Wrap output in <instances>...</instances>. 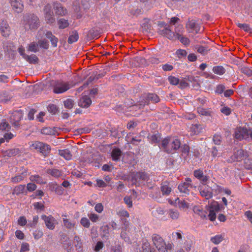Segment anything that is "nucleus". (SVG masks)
<instances>
[{
    "label": "nucleus",
    "instance_id": "f257e3e1",
    "mask_svg": "<svg viewBox=\"0 0 252 252\" xmlns=\"http://www.w3.org/2000/svg\"><path fill=\"white\" fill-rule=\"evenodd\" d=\"M161 144L163 150L168 154L172 153L181 146V142L179 140L169 137L164 138L162 141Z\"/></svg>",
    "mask_w": 252,
    "mask_h": 252
},
{
    "label": "nucleus",
    "instance_id": "f03ea898",
    "mask_svg": "<svg viewBox=\"0 0 252 252\" xmlns=\"http://www.w3.org/2000/svg\"><path fill=\"white\" fill-rule=\"evenodd\" d=\"M23 24L26 29H36L39 24V20L33 14H27L24 16Z\"/></svg>",
    "mask_w": 252,
    "mask_h": 252
},
{
    "label": "nucleus",
    "instance_id": "7ed1b4c3",
    "mask_svg": "<svg viewBox=\"0 0 252 252\" xmlns=\"http://www.w3.org/2000/svg\"><path fill=\"white\" fill-rule=\"evenodd\" d=\"M152 241L158 252H167V250L171 249V245H166L163 239L158 234L152 236Z\"/></svg>",
    "mask_w": 252,
    "mask_h": 252
},
{
    "label": "nucleus",
    "instance_id": "20e7f679",
    "mask_svg": "<svg viewBox=\"0 0 252 252\" xmlns=\"http://www.w3.org/2000/svg\"><path fill=\"white\" fill-rule=\"evenodd\" d=\"M31 149L36 150L41 153L44 156H46L50 153L51 148L49 145L43 143L35 141L30 145Z\"/></svg>",
    "mask_w": 252,
    "mask_h": 252
},
{
    "label": "nucleus",
    "instance_id": "39448f33",
    "mask_svg": "<svg viewBox=\"0 0 252 252\" xmlns=\"http://www.w3.org/2000/svg\"><path fill=\"white\" fill-rule=\"evenodd\" d=\"M70 88V86L68 83L57 81L53 85V92L55 94H62L67 91Z\"/></svg>",
    "mask_w": 252,
    "mask_h": 252
},
{
    "label": "nucleus",
    "instance_id": "423d86ee",
    "mask_svg": "<svg viewBox=\"0 0 252 252\" xmlns=\"http://www.w3.org/2000/svg\"><path fill=\"white\" fill-rule=\"evenodd\" d=\"M43 12L45 20L47 23L52 24L55 23V18L51 4L46 5L43 9Z\"/></svg>",
    "mask_w": 252,
    "mask_h": 252
},
{
    "label": "nucleus",
    "instance_id": "0eeeda50",
    "mask_svg": "<svg viewBox=\"0 0 252 252\" xmlns=\"http://www.w3.org/2000/svg\"><path fill=\"white\" fill-rule=\"evenodd\" d=\"M208 210L209 219L211 221H214L216 219V213L220 210V205L217 201L212 202L208 206Z\"/></svg>",
    "mask_w": 252,
    "mask_h": 252
},
{
    "label": "nucleus",
    "instance_id": "6e6552de",
    "mask_svg": "<svg viewBox=\"0 0 252 252\" xmlns=\"http://www.w3.org/2000/svg\"><path fill=\"white\" fill-rule=\"evenodd\" d=\"M234 137L239 140L247 139L248 138V129L243 127H238L235 129L233 134Z\"/></svg>",
    "mask_w": 252,
    "mask_h": 252
},
{
    "label": "nucleus",
    "instance_id": "1a4fd4ad",
    "mask_svg": "<svg viewBox=\"0 0 252 252\" xmlns=\"http://www.w3.org/2000/svg\"><path fill=\"white\" fill-rule=\"evenodd\" d=\"M12 9L15 13H20L24 9V4L22 0H8Z\"/></svg>",
    "mask_w": 252,
    "mask_h": 252
},
{
    "label": "nucleus",
    "instance_id": "9d476101",
    "mask_svg": "<svg viewBox=\"0 0 252 252\" xmlns=\"http://www.w3.org/2000/svg\"><path fill=\"white\" fill-rule=\"evenodd\" d=\"M41 219L44 221L46 226L50 230H53L57 224V220L51 215L48 216L45 215L41 216Z\"/></svg>",
    "mask_w": 252,
    "mask_h": 252
},
{
    "label": "nucleus",
    "instance_id": "9b49d317",
    "mask_svg": "<svg viewBox=\"0 0 252 252\" xmlns=\"http://www.w3.org/2000/svg\"><path fill=\"white\" fill-rule=\"evenodd\" d=\"M23 113L21 110L14 111L10 117L11 123L15 126L19 125V122L23 118Z\"/></svg>",
    "mask_w": 252,
    "mask_h": 252
},
{
    "label": "nucleus",
    "instance_id": "f8f14e48",
    "mask_svg": "<svg viewBox=\"0 0 252 252\" xmlns=\"http://www.w3.org/2000/svg\"><path fill=\"white\" fill-rule=\"evenodd\" d=\"M158 32L159 34L167 37L170 40H176V34L171 31L169 26L164 28L162 30H159Z\"/></svg>",
    "mask_w": 252,
    "mask_h": 252
},
{
    "label": "nucleus",
    "instance_id": "ddd939ff",
    "mask_svg": "<svg viewBox=\"0 0 252 252\" xmlns=\"http://www.w3.org/2000/svg\"><path fill=\"white\" fill-rule=\"evenodd\" d=\"M0 31L1 35L4 37H8L10 34V28L7 21L2 20L0 25Z\"/></svg>",
    "mask_w": 252,
    "mask_h": 252
},
{
    "label": "nucleus",
    "instance_id": "4468645a",
    "mask_svg": "<svg viewBox=\"0 0 252 252\" xmlns=\"http://www.w3.org/2000/svg\"><path fill=\"white\" fill-rule=\"evenodd\" d=\"M76 148L72 147L70 149H65L59 150V154L66 160H70L72 158V152L75 150Z\"/></svg>",
    "mask_w": 252,
    "mask_h": 252
},
{
    "label": "nucleus",
    "instance_id": "2eb2a0df",
    "mask_svg": "<svg viewBox=\"0 0 252 252\" xmlns=\"http://www.w3.org/2000/svg\"><path fill=\"white\" fill-rule=\"evenodd\" d=\"M92 103V100L90 97L87 95L82 96L79 102L78 105L82 108H88Z\"/></svg>",
    "mask_w": 252,
    "mask_h": 252
},
{
    "label": "nucleus",
    "instance_id": "dca6fc26",
    "mask_svg": "<svg viewBox=\"0 0 252 252\" xmlns=\"http://www.w3.org/2000/svg\"><path fill=\"white\" fill-rule=\"evenodd\" d=\"M54 9L56 15H58L64 16L67 13L66 9L64 8L60 3H54Z\"/></svg>",
    "mask_w": 252,
    "mask_h": 252
},
{
    "label": "nucleus",
    "instance_id": "f3484780",
    "mask_svg": "<svg viewBox=\"0 0 252 252\" xmlns=\"http://www.w3.org/2000/svg\"><path fill=\"white\" fill-rule=\"evenodd\" d=\"M189 183L188 182H184L181 183L178 186V189L180 191L181 195L186 196L189 193Z\"/></svg>",
    "mask_w": 252,
    "mask_h": 252
},
{
    "label": "nucleus",
    "instance_id": "a211bd4d",
    "mask_svg": "<svg viewBox=\"0 0 252 252\" xmlns=\"http://www.w3.org/2000/svg\"><path fill=\"white\" fill-rule=\"evenodd\" d=\"M200 27L199 24L194 20L190 21V33L196 34L200 32Z\"/></svg>",
    "mask_w": 252,
    "mask_h": 252
},
{
    "label": "nucleus",
    "instance_id": "6ab92c4d",
    "mask_svg": "<svg viewBox=\"0 0 252 252\" xmlns=\"http://www.w3.org/2000/svg\"><path fill=\"white\" fill-rule=\"evenodd\" d=\"M192 47L193 50L196 51L202 56L206 55L210 51V49L208 47L199 45H193Z\"/></svg>",
    "mask_w": 252,
    "mask_h": 252
},
{
    "label": "nucleus",
    "instance_id": "aec40b11",
    "mask_svg": "<svg viewBox=\"0 0 252 252\" xmlns=\"http://www.w3.org/2000/svg\"><path fill=\"white\" fill-rule=\"evenodd\" d=\"M202 129L200 125L197 123L193 124L190 127V135H197L201 132Z\"/></svg>",
    "mask_w": 252,
    "mask_h": 252
},
{
    "label": "nucleus",
    "instance_id": "412c9836",
    "mask_svg": "<svg viewBox=\"0 0 252 252\" xmlns=\"http://www.w3.org/2000/svg\"><path fill=\"white\" fill-rule=\"evenodd\" d=\"M27 170H25L23 171L21 174H19L15 176L12 177L11 179L12 182L14 183H17L23 180H24L25 178L27 177Z\"/></svg>",
    "mask_w": 252,
    "mask_h": 252
},
{
    "label": "nucleus",
    "instance_id": "4be33fe9",
    "mask_svg": "<svg viewBox=\"0 0 252 252\" xmlns=\"http://www.w3.org/2000/svg\"><path fill=\"white\" fill-rule=\"evenodd\" d=\"M160 189L163 195H169L171 191V188L170 187L169 183L166 182L161 184Z\"/></svg>",
    "mask_w": 252,
    "mask_h": 252
},
{
    "label": "nucleus",
    "instance_id": "5701e85b",
    "mask_svg": "<svg viewBox=\"0 0 252 252\" xmlns=\"http://www.w3.org/2000/svg\"><path fill=\"white\" fill-rule=\"evenodd\" d=\"M147 178V176L145 172H139L135 173L132 179L135 181L140 182L141 181H145Z\"/></svg>",
    "mask_w": 252,
    "mask_h": 252
},
{
    "label": "nucleus",
    "instance_id": "b1692460",
    "mask_svg": "<svg viewBox=\"0 0 252 252\" xmlns=\"http://www.w3.org/2000/svg\"><path fill=\"white\" fill-rule=\"evenodd\" d=\"M200 193L201 196L205 197L206 199H209L213 197V192L209 188H205L201 189Z\"/></svg>",
    "mask_w": 252,
    "mask_h": 252
},
{
    "label": "nucleus",
    "instance_id": "393cba45",
    "mask_svg": "<svg viewBox=\"0 0 252 252\" xmlns=\"http://www.w3.org/2000/svg\"><path fill=\"white\" fill-rule=\"evenodd\" d=\"M147 104L148 102L151 101L153 103H157L159 101L160 99L158 95L155 94H148L146 96Z\"/></svg>",
    "mask_w": 252,
    "mask_h": 252
},
{
    "label": "nucleus",
    "instance_id": "a878e982",
    "mask_svg": "<svg viewBox=\"0 0 252 252\" xmlns=\"http://www.w3.org/2000/svg\"><path fill=\"white\" fill-rule=\"evenodd\" d=\"M79 39L78 33L76 31H72L68 37L67 42L69 44H72L76 42Z\"/></svg>",
    "mask_w": 252,
    "mask_h": 252
},
{
    "label": "nucleus",
    "instance_id": "bb28decb",
    "mask_svg": "<svg viewBox=\"0 0 252 252\" xmlns=\"http://www.w3.org/2000/svg\"><path fill=\"white\" fill-rule=\"evenodd\" d=\"M62 217H63V221L64 224V226L68 228V229H72L75 226V222L69 220L68 219L66 218V215L63 214L62 215Z\"/></svg>",
    "mask_w": 252,
    "mask_h": 252
},
{
    "label": "nucleus",
    "instance_id": "cd10ccee",
    "mask_svg": "<svg viewBox=\"0 0 252 252\" xmlns=\"http://www.w3.org/2000/svg\"><path fill=\"white\" fill-rule=\"evenodd\" d=\"M122 155V151L119 148H114L111 153V157L113 160L118 161Z\"/></svg>",
    "mask_w": 252,
    "mask_h": 252
},
{
    "label": "nucleus",
    "instance_id": "c85d7f7f",
    "mask_svg": "<svg viewBox=\"0 0 252 252\" xmlns=\"http://www.w3.org/2000/svg\"><path fill=\"white\" fill-rule=\"evenodd\" d=\"M24 59L31 64L37 63L39 61L38 57L34 54L31 55H27Z\"/></svg>",
    "mask_w": 252,
    "mask_h": 252
},
{
    "label": "nucleus",
    "instance_id": "c756f323",
    "mask_svg": "<svg viewBox=\"0 0 252 252\" xmlns=\"http://www.w3.org/2000/svg\"><path fill=\"white\" fill-rule=\"evenodd\" d=\"M46 172L56 178H58L62 176V172L57 169H49Z\"/></svg>",
    "mask_w": 252,
    "mask_h": 252
},
{
    "label": "nucleus",
    "instance_id": "7c9ffc66",
    "mask_svg": "<svg viewBox=\"0 0 252 252\" xmlns=\"http://www.w3.org/2000/svg\"><path fill=\"white\" fill-rule=\"evenodd\" d=\"M193 174L196 178L201 180L204 183L206 182L208 180L207 177L204 176L203 171L200 169L195 170Z\"/></svg>",
    "mask_w": 252,
    "mask_h": 252
},
{
    "label": "nucleus",
    "instance_id": "2f4dec72",
    "mask_svg": "<svg viewBox=\"0 0 252 252\" xmlns=\"http://www.w3.org/2000/svg\"><path fill=\"white\" fill-rule=\"evenodd\" d=\"M193 211L194 213L199 215L201 218H206L207 213L206 212L203 211L202 208L200 206H194L193 208Z\"/></svg>",
    "mask_w": 252,
    "mask_h": 252
},
{
    "label": "nucleus",
    "instance_id": "473e14b6",
    "mask_svg": "<svg viewBox=\"0 0 252 252\" xmlns=\"http://www.w3.org/2000/svg\"><path fill=\"white\" fill-rule=\"evenodd\" d=\"M57 24L60 29H64L67 28L69 25V23L68 20L64 18H60L58 19Z\"/></svg>",
    "mask_w": 252,
    "mask_h": 252
},
{
    "label": "nucleus",
    "instance_id": "72a5a7b5",
    "mask_svg": "<svg viewBox=\"0 0 252 252\" xmlns=\"http://www.w3.org/2000/svg\"><path fill=\"white\" fill-rule=\"evenodd\" d=\"M30 179L32 182H36L37 184H45L46 183L42 178L38 175H31L30 177Z\"/></svg>",
    "mask_w": 252,
    "mask_h": 252
},
{
    "label": "nucleus",
    "instance_id": "f704fd0d",
    "mask_svg": "<svg viewBox=\"0 0 252 252\" xmlns=\"http://www.w3.org/2000/svg\"><path fill=\"white\" fill-rule=\"evenodd\" d=\"M27 50L29 52H32L33 53H36L39 51V47L38 43L32 42L30 43L28 47Z\"/></svg>",
    "mask_w": 252,
    "mask_h": 252
},
{
    "label": "nucleus",
    "instance_id": "c9c22d12",
    "mask_svg": "<svg viewBox=\"0 0 252 252\" xmlns=\"http://www.w3.org/2000/svg\"><path fill=\"white\" fill-rule=\"evenodd\" d=\"M213 72L216 74L221 75L225 73V68L221 65L214 66L212 69Z\"/></svg>",
    "mask_w": 252,
    "mask_h": 252
},
{
    "label": "nucleus",
    "instance_id": "e433bc0d",
    "mask_svg": "<svg viewBox=\"0 0 252 252\" xmlns=\"http://www.w3.org/2000/svg\"><path fill=\"white\" fill-rule=\"evenodd\" d=\"M197 112L199 114L205 116H210L212 114V111L209 109L201 107L197 108Z\"/></svg>",
    "mask_w": 252,
    "mask_h": 252
},
{
    "label": "nucleus",
    "instance_id": "4c0bfd02",
    "mask_svg": "<svg viewBox=\"0 0 252 252\" xmlns=\"http://www.w3.org/2000/svg\"><path fill=\"white\" fill-rule=\"evenodd\" d=\"M223 240V237L221 235H216L214 237H212L210 241L215 245L220 244Z\"/></svg>",
    "mask_w": 252,
    "mask_h": 252
},
{
    "label": "nucleus",
    "instance_id": "58836bf2",
    "mask_svg": "<svg viewBox=\"0 0 252 252\" xmlns=\"http://www.w3.org/2000/svg\"><path fill=\"white\" fill-rule=\"evenodd\" d=\"M117 215L121 219L129 218V214L125 209H121L117 212Z\"/></svg>",
    "mask_w": 252,
    "mask_h": 252
},
{
    "label": "nucleus",
    "instance_id": "ea45409f",
    "mask_svg": "<svg viewBox=\"0 0 252 252\" xmlns=\"http://www.w3.org/2000/svg\"><path fill=\"white\" fill-rule=\"evenodd\" d=\"M178 201V205L180 209L185 210L188 208V203L185 200H180L179 198L176 199V201Z\"/></svg>",
    "mask_w": 252,
    "mask_h": 252
},
{
    "label": "nucleus",
    "instance_id": "a19ab883",
    "mask_svg": "<svg viewBox=\"0 0 252 252\" xmlns=\"http://www.w3.org/2000/svg\"><path fill=\"white\" fill-rule=\"evenodd\" d=\"M176 39H179L180 42L184 45L188 44L189 41V39L183 36L182 34L176 32Z\"/></svg>",
    "mask_w": 252,
    "mask_h": 252
},
{
    "label": "nucleus",
    "instance_id": "79ce46f5",
    "mask_svg": "<svg viewBox=\"0 0 252 252\" xmlns=\"http://www.w3.org/2000/svg\"><path fill=\"white\" fill-rule=\"evenodd\" d=\"M168 216L173 220L177 219L179 216V212L174 209H170L168 211Z\"/></svg>",
    "mask_w": 252,
    "mask_h": 252
},
{
    "label": "nucleus",
    "instance_id": "37998d69",
    "mask_svg": "<svg viewBox=\"0 0 252 252\" xmlns=\"http://www.w3.org/2000/svg\"><path fill=\"white\" fill-rule=\"evenodd\" d=\"M38 46H39L40 48L45 49H48L49 46L48 41L45 39L38 40Z\"/></svg>",
    "mask_w": 252,
    "mask_h": 252
},
{
    "label": "nucleus",
    "instance_id": "c03bdc74",
    "mask_svg": "<svg viewBox=\"0 0 252 252\" xmlns=\"http://www.w3.org/2000/svg\"><path fill=\"white\" fill-rule=\"evenodd\" d=\"M25 189V185H19L15 188L14 191L16 194H19L24 192Z\"/></svg>",
    "mask_w": 252,
    "mask_h": 252
},
{
    "label": "nucleus",
    "instance_id": "a18cd8bd",
    "mask_svg": "<svg viewBox=\"0 0 252 252\" xmlns=\"http://www.w3.org/2000/svg\"><path fill=\"white\" fill-rule=\"evenodd\" d=\"M142 249L143 252H152L150 245L147 241L144 242L143 243Z\"/></svg>",
    "mask_w": 252,
    "mask_h": 252
},
{
    "label": "nucleus",
    "instance_id": "49530a36",
    "mask_svg": "<svg viewBox=\"0 0 252 252\" xmlns=\"http://www.w3.org/2000/svg\"><path fill=\"white\" fill-rule=\"evenodd\" d=\"M19 150L17 149H13L7 150L5 154L8 157H12L17 155L19 153Z\"/></svg>",
    "mask_w": 252,
    "mask_h": 252
},
{
    "label": "nucleus",
    "instance_id": "de8ad7c7",
    "mask_svg": "<svg viewBox=\"0 0 252 252\" xmlns=\"http://www.w3.org/2000/svg\"><path fill=\"white\" fill-rule=\"evenodd\" d=\"M241 70L243 73L249 76L252 75V67H243L241 68Z\"/></svg>",
    "mask_w": 252,
    "mask_h": 252
},
{
    "label": "nucleus",
    "instance_id": "09e8293b",
    "mask_svg": "<svg viewBox=\"0 0 252 252\" xmlns=\"http://www.w3.org/2000/svg\"><path fill=\"white\" fill-rule=\"evenodd\" d=\"M176 55L177 57L180 58H183L186 57L187 55V52L186 50L183 49H178L176 52Z\"/></svg>",
    "mask_w": 252,
    "mask_h": 252
},
{
    "label": "nucleus",
    "instance_id": "8fccbe9b",
    "mask_svg": "<svg viewBox=\"0 0 252 252\" xmlns=\"http://www.w3.org/2000/svg\"><path fill=\"white\" fill-rule=\"evenodd\" d=\"M64 107L68 109H71L74 106V101L71 99H67L64 101Z\"/></svg>",
    "mask_w": 252,
    "mask_h": 252
},
{
    "label": "nucleus",
    "instance_id": "3c124183",
    "mask_svg": "<svg viewBox=\"0 0 252 252\" xmlns=\"http://www.w3.org/2000/svg\"><path fill=\"white\" fill-rule=\"evenodd\" d=\"M237 26L241 29H243L245 32H249L252 30V29L250 28V26L249 24H241L238 23Z\"/></svg>",
    "mask_w": 252,
    "mask_h": 252
},
{
    "label": "nucleus",
    "instance_id": "603ef678",
    "mask_svg": "<svg viewBox=\"0 0 252 252\" xmlns=\"http://www.w3.org/2000/svg\"><path fill=\"white\" fill-rule=\"evenodd\" d=\"M80 223L82 226L86 228H89L90 226V222L87 218L83 217L80 220Z\"/></svg>",
    "mask_w": 252,
    "mask_h": 252
},
{
    "label": "nucleus",
    "instance_id": "864d4df0",
    "mask_svg": "<svg viewBox=\"0 0 252 252\" xmlns=\"http://www.w3.org/2000/svg\"><path fill=\"white\" fill-rule=\"evenodd\" d=\"M33 235L35 239L38 240L43 236V232L41 230L36 229L33 232Z\"/></svg>",
    "mask_w": 252,
    "mask_h": 252
},
{
    "label": "nucleus",
    "instance_id": "5fc2aeb1",
    "mask_svg": "<svg viewBox=\"0 0 252 252\" xmlns=\"http://www.w3.org/2000/svg\"><path fill=\"white\" fill-rule=\"evenodd\" d=\"M169 83L173 85H176L179 83V79L173 76H170L168 78Z\"/></svg>",
    "mask_w": 252,
    "mask_h": 252
},
{
    "label": "nucleus",
    "instance_id": "6e6d98bb",
    "mask_svg": "<svg viewBox=\"0 0 252 252\" xmlns=\"http://www.w3.org/2000/svg\"><path fill=\"white\" fill-rule=\"evenodd\" d=\"M225 89V87L224 85H223L222 84H220L217 86L216 90H215V92L217 94H221L222 93H224Z\"/></svg>",
    "mask_w": 252,
    "mask_h": 252
},
{
    "label": "nucleus",
    "instance_id": "4d7b16f0",
    "mask_svg": "<svg viewBox=\"0 0 252 252\" xmlns=\"http://www.w3.org/2000/svg\"><path fill=\"white\" fill-rule=\"evenodd\" d=\"M124 201L128 208H131L132 207V201L131 198L130 196H125L124 198Z\"/></svg>",
    "mask_w": 252,
    "mask_h": 252
},
{
    "label": "nucleus",
    "instance_id": "13d9d810",
    "mask_svg": "<svg viewBox=\"0 0 252 252\" xmlns=\"http://www.w3.org/2000/svg\"><path fill=\"white\" fill-rule=\"evenodd\" d=\"M17 222L18 225L23 226L26 224L27 221L26 218L24 216H21L18 219Z\"/></svg>",
    "mask_w": 252,
    "mask_h": 252
},
{
    "label": "nucleus",
    "instance_id": "bf43d9fd",
    "mask_svg": "<svg viewBox=\"0 0 252 252\" xmlns=\"http://www.w3.org/2000/svg\"><path fill=\"white\" fill-rule=\"evenodd\" d=\"M101 229L103 230L104 232V234L102 236V237H105L106 239L108 238V234H109V226L107 225H104L102 227Z\"/></svg>",
    "mask_w": 252,
    "mask_h": 252
},
{
    "label": "nucleus",
    "instance_id": "052dcab7",
    "mask_svg": "<svg viewBox=\"0 0 252 252\" xmlns=\"http://www.w3.org/2000/svg\"><path fill=\"white\" fill-rule=\"evenodd\" d=\"M172 235L173 238L176 240H181L182 238V232L180 230L177 232H173Z\"/></svg>",
    "mask_w": 252,
    "mask_h": 252
},
{
    "label": "nucleus",
    "instance_id": "680f3d73",
    "mask_svg": "<svg viewBox=\"0 0 252 252\" xmlns=\"http://www.w3.org/2000/svg\"><path fill=\"white\" fill-rule=\"evenodd\" d=\"M9 76L6 75L0 74V83H7L9 82Z\"/></svg>",
    "mask_w": 252,
    "mask_h": 252
},
{
    "label": "nucleus",
    "instance_id": "e2e57ef3",
    "mask_svg": "<svg viewBox=\"0 0 252 252\" xmlns=\"http://www.w3.org/2000/svg\"><path fill=\"white\" fill-rule=\"evenodd\" d=\"M220 112L224 115L228 116L231 113V109L227 106H224L220 109Z\"/></svg>",
    "mask_w": 252,
    "mask_h": 252
},
{
    "label": "nucleus",
    "instance_id": "0e129e2a",
    "mask_svg": "<svg viewBox=\"0 0 252 252\" xmlns=\"http://www.w3.org/2000/svg\"><path fill=\"white\" fill-rule=\"evenodd\" d=\"M88 217L90 219V220L94 222H95L97 221H98L99 219V216L97 214H95L94 213H91L89 215H88Z\"/></svg>",
    "mask_w": 252,
    "mask_h": 252
},
{
    "label": "nucleus",
    "instance_id": "69168bd1",
    "mask_svg": "<svg viewBox=\"0 0 252 252\" xmlns=\"http://www.w3.org/2000/svg\"><path fill=\"white\" fill-rule=\"evenodd\" d=\"M47 109L48 111L53 114H55L57 111L56 106L53 104L49 105L47 107Z\"/></svg>",
    "mask_w": 252,
    "mask_h": 252
},
{
    "label": "nucleus",
    "instance_id": "338daca9",
    "mask_svg": "<svg viewBox=\"0 0 252 252\" xmlns=\"http://www.w3.org/2000/svg\"><path fill=\"white\" fill-rule=\"evenodd\" d=\"M10 128L9 125L5 121H2L0 124V129L2 130H8Z\"/></svg>",
    "mask_w": 252,
    "mask_h": 252
},
{
    "label": "nucleus",
    "instance_id": "774afa93",
    "mask_svg": "<svg viewBox=\"0 0 252 252\" xmlns=\"http://www.w3.org/2000/svg\"><path fill=\"white\" fill-rule=\"evenodd\" d=\"M110 252H123V249L120 245L114 246L111 248Z\"/></svg>",
    "mask_w": 252,
    "mask_h": 252
}]
</instances>
